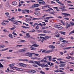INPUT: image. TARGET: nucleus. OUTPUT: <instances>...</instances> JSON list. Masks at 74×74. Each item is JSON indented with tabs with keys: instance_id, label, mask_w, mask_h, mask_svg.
<instances>
[{
	"instance_id": "de8ad7c7",
	"label": "nucleus",
	"mask_w": 74,
	"mask_h": 74,
	"mask_svg": "<svg viewBox=\"0 0 74 74\" xmlns=\"http://www.w3.org/2000/svg\"><path fill=\"white\" fill-rule=\"evenodd\" d=\"M40 10V9L39 8H36L35 9V11H39Z\"/></svg>"
},
{
	"instance_id": "20e7f679",
	"label": "nucleus",
	"mask_w": 74,
	"mask_h": 74,
	"mask_svg": "<svg viewBox=\"0 0 74 74\" xmlns=\"http://www.w3.org/2000/svg\"><path fill=\"white\" fill-rule=\"evenodd\" d=\"M19 66L21 67H26V64H24L23 63H19Z\"/></svg>"
},
{
	"instance_id": "680f3d73",
	"label": "nucleus",
	"mask_w": 74,
	"mask_h": 74,
	"mask_svg": "<svg viewBox=\"0 0 74 74\" xmlns=\"http://www.w3.org/2000/svg\"><path fill=\"white\" fill-rule=\"evenodd\" d=\"M40 36H45L46 35L44 34H40Z\"/></svg>"
},
{
	"instance_id": "cd10ccee",
	"label": "nucleus",
	"mask_w": 74,
	"mask_h": 74,
	"mask_svg": "<svg viewBox=\"0 0 74 74\" xmlns=\"http://www.w3.org/2000/svg\"><path fill=\"white\" fill-rule=\"evenodd\" d=\"M55 12H49L50 14H53V15H55Z\"/></svg>"
},
{
	"instance_id": "052dcab7",
	"label": "nucleus",
	"mask_w": 74,
	"mask_h": 74,
	"mask_svg": "<svg viewBox=\"0 0 74 74\" xmlns=\"http://www.w3.org/2000/svg\"><path fill=\"white\" fill-rule=\"evenodd\" d=\"M62 26H60V27H59V28L58 29L59 30H61L62 29Z\"/></svg>"
},
{
	"instance_id": "2eb2a0df",
	"label": "nucleus",
	"mask_w": 74,
	"mask_h": 74,
	"mask_svg": "<svg viewBox=\"0 0 74 74\" xmlns=\"http://www.w3.org/2000/svg\"><path fill=\"white\" fill-rule=\"evenodd\" d=\"M5 47V46L3 45H0V48H3Z\"/></svg>"
},
{
	"instance_id": "393cba45",
	"label": "nucleus",
	"mask_w": 74,
	"mask_h": 74,
	"mask_svg": "<svg viewBox=\"0 0 74 74\" xmlns=\"http://www.w3.org/2000/svg\"><path fill=\"white\" fill-rule=\"evenodd\" d=\"M71 26V24H69V25L68 26H67V27H65V28L66 29H67L69 27H70Z\"/></svg>"
},
{
	"instance_id": "1a4fd4ad",
	"label": "nucleus",
	"mask_w": 74,
	"mask_h": 74,
	"mask_svg": "<svg viewBox=\"0 0 74 74\" xmlns=\"http://www.w3.org/2000/svg\"><path fill=\"white\" fill-rule=\"evenodd\" d=\"M31 21V19H30L29 18H27L26 20V21L27 22L29 23V21Z\"/></svg>"
},
{
	"instance_id": "49530a36",
	"label": "nucleus",
	"mask_w": 74,
	"mask_h": 74,
	"mask_svg": "<svg viewBox=\"0 0 74 74\" xmlns=\"http://www.w3.org/2000/svg\"><path fill=\"white\" fill-rule=\"evenodd\" d=\"M52 58H51V57H49V61H51L52 60Z\"/></svg>"
},
{
	"instance_id": "ddd939ff",
	"label": "nucleus",
	"mask_w": 74,
	"mask_h": 74,
	"mask_svg": "<svg viewBox=\"0 0 74 74\" xmlns=\"http://www.w3.org/2000/svg\"><path fill=\"white\" fill-rule=\"evenodd\" d=\"M72 48V47H68L64 48H63V49H70Z\"/></svg>"
},
{
	"instance_id": "37998d69",
	"label": "nucleus",
	"mask_w": 74,
	"mask_h": 74,
	"mask_svg": "<svg viewBox=\"0 0 74 74\" xmlns=\"http://www.w3.org/2000/svg\"><path fill=\"white\" fill-rule=\"evenodd\" d=\"M5 15H7V16H8V15H9V13H8V12L5 13Z\"/></svg>"
},
{
	"instance_id": "f3484780",
	"label": "nucleus",
	"mask_w": 74,
	"mask_h": 74,
	"mask_svg": "<svg viewBox=\"0 0 74 74\" xmlns=\"http://www.w3.org/2000/svg\"><path fill=\"white\" fill-rule=\"evenodd\" d=\"M45 16H44L42 17L41 18H39V19H44V21H45V18H44V17Z\"/></svg>"
},
{
	"instance_id": "9d476101",
	"label": "nucleus",
	"mask_w": 74,
	"mask_h": 74,
	"mask_svg": "<svg viewBox=\"0 0 74 74\" xmlns=\"http://www.w3.org/2000/svg\"><path fill=\"white\" fill-rule=\"evenodd\" d=\"M66 66V64H60L59 66L60 67H64Z\"/></svg>"
},
{
	"instance_id": "6ab92c4d",
	"label": "nucleus",
	"mask_w": 74,
	"mask_h": 74,
	"mask_svg": "<svg viewBox=\"0 0 74 74\" xmlns=\"http://www.w3.org/2000/svg\"><path fill=\"white\" fill-rule=\"evenodd\" d=\"M53 17L50 16V17H47L45 18V19H50V18H53Z\"/></svg>"
},
{
	"instance_id": "bf43d9fd",
	"label": "nucleus",
	"mask_w": 74,
	"mask_h": 74,
	"mask_svg": "<svg viewBox=\"0 0 74 74\" xmlns=\"http://www.w3.org/2000/svg\"><path fill=\"white\" fill-rule=\"evenodd\" d=\"M9 21H14V20L13 19L11 18V19H8Z\"/></svg>"
},
{
	"instance_id": "13d9d810",
	"label": "nucleus",
	"mask_w": 74,
	"mask_h": 74,
	"mask_svg": "<svg viewBox=\"0 0 74 74\" xmlns=\"http://www.w3.org/2000/svg\"><path fill=\"white\" fill-rule=\"evenodd\" d=\"M36 57H32L31 59H33V60H34V59H36Z\"/></svg>"
},
{
	"instance_id": "c756f323",
	"label": "nucleus",
	"mask_w": 74,
	"mask_h": 74,
	"mask_svg": "<svg viewBox=\"0 0 74 74\" xmlns=\"http://www.w3.org/2000/svg\"><path fill=\"white\" fill-rule=\"evenodd\" d=\"M3 64L0 63V68H3Z\"/></svg>"
},
{
	"instance_id": "69168bd1",
	"label": "nucleus",
	"mask_w": 74,
	"mask_h": 74,
	"mask_svg": "<svg viewBox=\"0 0 74 74\" xmlns=\"http://www.w3.org/2000/svg\"><path fill=\"white\" fill-rule=\"evenodd\" d=\"M18 11L20 12V11H22V10L21 9H20V8H18Z\"/></svg>"
},
{
	"instance_id": "dca6fc26",
	"label": "nucleus",
	"mask_w": 74,
	"mask_h": 74,
	"mask_svg": "<svg viewBox=\"0 0 74 74\" xmlns=\"http://www.w3.org/2000/svg\"><path fill=\"white\" fill-rule=\"evenodd\" d=\"M6 7H10V4L8 3H6Z\"/></svg>"
},
{
	"instance_id": "79ce46f5",
	"label": "nucleus",
	"mask_w": 74,
	"mask_h": 74,
	"mask_svg": "<svg viewBox=\"0 0 74 74\" xmlns=\"http://www.w3.org/2000/svg\"><path fill=\"white\" fill-rule=\"evenodd\" d=\"M40 73L42 74H45V72H43L42 71H40Z\"/></svg>"
},
{
	"instance_id": "2f4dec72",
	"label": "nucleus",
	"mask_w": 74,
	"mask_h": 74,
	"mask_svg": "<svg viewBox=\"0 0 74 74\" xmlns=\"http://www.w3.org/2000/svg\"><path fill=\"white\" fill-rule=\"evenodd\" d=\"M45 39H46V38L45 37L44 38H43L41 40L42 42H43L45 40Z\"/></svg>"
},
{
	"instance_id": "5701e85b",
	"label": "nucleus",
	"mask_w": 74,
	"mask_h": 74,
	"mask_svg": "<svg viewBox=\"0 0 74 74\" xmlns=\"http://www.w3.org/2000/svg\"><path fill=\"white\" fill-rule=\"evenodd\" d=\"M29 33H27L26 34V36H27V37H30V35L29 34Z\"/></svg>"
},
{
	"instance_id": "4c0bfd02",
	"label": "nucleus",
	"mask_w": 74,
	"mask_h": 74,
	"mask_svg": "<svg viewBox=\"0 0 74 74\" xmlns=\"http://www.w3.org/2000/svg\"><path fill=\"white\" fill-rule=\"evenodd\" d=\"M8 49V48L4 49H2L1 50V51H6V50H7Z\"/></svg>"
},
{
	"instance_id": "6e6552de",
	"label": "nucleus",
	"mask_w": 74,
	"mask_h": 74,
	"mask_svg": "<svg viewBox=\"0 0 74 74\" xmlns=\"http://www.w3.org/2000/svg\"><path fill=\"white\" fill-rule=\"evenodd\" d=\"M18 51L20 52H25L26 51V50L24 49H22L21 50H18Z\"/></svg>"
},
{
	"instance_id": "a19ab883",
	"label": "nucleus",
	"mask_w": 74,
	"mask_h": 74,
	"mask_svg": "<svg viewBox=\"0 0 74 74\" xmlns=\"http://www.w3.org/2000/svg\"><path fill=\"white\" fill-rule=\"evenodd\" d=\"M72 58V57L70 56H69L68 57H66V59H70V58Z\"/></svg>"
},
{
	"instance_id": "c85d7f7f",
	"label": "nucleus",
	"mask_w": 74,
	"mask_h": 74,
	"mask_svg": "<svg viewBox=\"0 0 74 74\" xmlns=\"http://www.w3.org/2000/svg\"><path fill=\"white\" fill-rule=\"evenodd\" d=\"M3 32H7V33H9V32L5 29H3Z\"/></svg>"
},
{
	"instance_id": "c9c22d12",
	"label": "nucleus",
	"mask_w": 74,
	"mask_h": 74,
	"mask_svg": "<svg viewBox=\"0 0 74 74\" xmlns=\"http://www.w3.org/2000/svg\"><path fill=\"white\" fill-rule=\"evenodd\" d=\"M20 42H25V40H21L20 41Z\"/></svg>"
},
{
	"instance_id": "e2e57ef3",
	"label": "nucleus",
	"mask_w": 74,
	"mask_h": 74,
	"mask_svg": "<svg viewBox=\"0 0 74 74\" xmlns=\"http://www.w3.org/2000/svg\"><path fill=\"white\" fill-rule=\"evenodd\" d=\"M15 28V27L14 28L13 27L10 29V30H14V29Z\"/></svg>"
},
{
	"instance_id": "473e14b6",
	"label": "nucleus",
	"mask_w": 74,
	"mask_h": 74,
	"mask_svg": "<svg viewBox=\"0 0 74 74\" xmlns=\"http://www.w3.org/2000/svg\"><path fill=\"white\" fill-rule=\"evenodd\" d=\"M35 29H39V26H38V25H37V26L36 27Z\"/></svg>"
},
{
	"instance_id": "4d7b16f0",
	"label": "nucleus",
	"mask_w": 74,
	"mask_h": 74,
	"mask_svg": "<svg viewBox=\"0 0 74 74\" xmlns=\"http://www.w3.org/2000/svg\"><path fill=\"white\" fill-rule=\"evenodd\" d=\"M12 34L14 35H16V36H17V34L15 33L14 32H13Z\"/></svg>"
},
{
	"instance_id": "864d4df0",
	"label": "nucleus",
	"mask_w": 74,
	"mask_h": 74,
	"mask_svg": "<svg viewBox=\"0 0 74 74\" xmlns=\"http://www.w3.org/2000/svg\"><path fill=\"white\" fill-rule=\"evenodd\" d=\"M71 25V26H74V24L73 23H72V22L70 23Z\"/></svg>"
},
{
	"instance_id": "e433bc0d",
	"label": "nucleus",
	"mask_w": 74,
	"mask_h": 74,
	"mask_svg": "<svg viewBox=\"0 0 74 74\" xmlns=\"http://www.w3.org/2000/svg\"><path fill=\"white\" fill-rule=\"evenodd\" d=\"M23 61H25V62H28V60L27 59H23Z\"/></svg>"
},
{
	"instance_id": "7c9ffc66",
	"label": "nucleus",
	"mask_w": 74,
	"mask_h": 74,
	"mask_svg": "<svg viewBox=\"0 0 74 74\" xmlns=\"http://www.w3.org/2000/svg\"><path fill=\"white\" fill-rule=\"evenodd\" d=\"M14 24H15L16 25H19V24L18 23V22L14 21Z\"/></svg>"
},
{
	"instance_id": "8fccbe9b",
	"label": "nucleus",
	"mask_w": 74,
	"mask_h": 74,
	"mask_svg": "<svg viewBox=\"0 0 74 74\" xmlns=\"http://www.w3.org/2000/svg\"><path fill=\"white\" fill-rule=\"evenodd\" d=\"M30 24H31L32 25V26H33V27H34V25H32V24H33V22H31L30 23Z\"/></svg>"
},
{
	"instance_id": "72a5a7b5",
	"label": "nucleus",
	"mask_w": 74,
	"mask_h": 74,
	"mask_svg": "<svg viewBox=\"0 0 74 74\" xmlns=\"http://www.w3.org/2000/svg\"><path fill=\"white\" fill-rule=\"evenodd\" d=\"M60 45V47H64V45H63V44H61Z\"/></svg>"
},
{
	"instance_id": "bb28decb",
	"label": "nucleus",
	"mask_w": 74,
	"mask_h": 74,
	"mask_svg": "<svg viewBox=\"0 0 74 74\" xmlns=\"http://www.w3.org/2000/svg\"><path fill=\"white\" fill-rule=\"evenodd\" d=\"M64 38H62L61 37H60V38L59 39V41H62V40H64Z\"/></svg>"
},
{
	"instance_id": "7ed1b4c3",
	"label": "nucleus",
	"mask_w": 74,
	"mask_h": 74,
	"mask_svg": "<svg viewBox=\"0 0 74 74\" xmlns=\"http://www.w3.org/2000/svg\"><path fill=\"white\" fill-rule=\"evenodd\" d=\"M26 54H27L26 55V56H29V57H32L33 56V55L32 54V53H26Z\"/></svg>"
},
{
	"instance_id": "09e8293b",
	"label": "nucleus",
	"mask_w": 74,
	"mask_h": 74,
	"mask_svg": "<svg viewBox=\"0 0 74 74\" xmlns=\"http://www.w3.org/2000/svg\"><path fill=\"white\" fill-rule=\"evenodd\" d=\"M18 70L19 71H23V69L21 68L18 69Z\"/></svg>"
},
{
	"instance_id": "6e6d98bb",
	"label": "nucleus",
	"mask_w": 74,
	"mask_h": 74,
	"mask_svg": "<svg viewBox=\"0 0 74 74\" xmlns=\"http://www.w3.org/2000/svg\"><path fill=\"white\" fill-rule=\"evenodd\" d=\"M36 49L35 48H31V50H35V49Z\"/></svg>"
},
{
	"instance_id": "58836bf2",
	"label": "nucleus",
	"mask_w": 74,
	"mask_h": 74,
	"mask_svg": "<svg viewBox=\"0 0 74 74\" xmlns=\"http://www.w3.org/2000/svg\"><path fill=\"white\" fill-rule=\"evenodd\" d=\"M32 66L34 67H38L37 65H36V64H33L32 65Z\"/></svg>"
},
{
	"instance_id": "a211bd4d",
	"label": "nucleus",
	"mask_w": 74,
	"mask_h": 74,
	"mask_svg": "<svg viewBox=\"0 0 74 74\" xmlns=\"http://www.w3.org/2000/svg\"><path fill=\"white\" fill-rule=\"evenodd\" d=\"M28 62V63H33V64H34V62L32 60L29 61Z\"/></svg>"
},
{
	"instance_id": "f257e3e1",
	"label": "nucleus",
	"mask_w": 74,
	"mask_h": 74,
	"mask_svg": "<svg viewBox=\"0 0 74 74\" xmlns=\"http://www.w3.org/2000/svg\"><path fill=\"white\" fill-rule=\"evenodd\" d=\"M40 6V4L37 3H35L33 5L31 6L30 7V8H36V7H38Z\"/></svg>"
},
{
	"instance_id": "423d86ee",
	"label": "nucleus",
	"mask_w": 74,
	"mask_h": 74,
	"mask_svg": "<svg viewBox=\"0 0 74 74\" xmlns=\"http://www.w3.org/2000/svg\"><path fill=\"white\" fill-rule=\"evenodd\" d=\"M12 4L13 5H17V2L16 1H13L12 3Z\"/></svg>"
},
{
	"instance_id": "338daca9",
	"label": "nucleus",
	"mask_w": 74,
	"mask_h": 74,
	"mask_svg": "<svg viewBox=\"0 0 74 74\" xmlns=\"http://www.w3.org/2000/svg\"><path fill=\"white\" fill-rule=\"evenodd\" d=\"M20 3L21 2H19V5H18L19 7H21V6L22 5V4Z\"/></svg>"
},
{
	"instance_id": "4be33fe9",
	"label": "nucleus",
	"mask_w": 74,
	"mask_h": 74,
	"mask_svg": "<svg viewBox=\"0 0 74 74\" xmlns=\"http://www.w3.org/2000/svg\"><path fill=\"white\" fill-rule=\"evenodd\" d=\"M39 66H41V67H44V64H40L39 65Z\"/></svg>"
},
{
	"instance_id": "3c124183",
	"label": "nucleus",
	"mask_w": 74,
	"mask_h": 74,
	"mask_svg": "<svg viewBox=\"0 0 74 74\" xmlns=\"http://www.w3.org/2000/svg\"><path fill=\"white\" fill-rule=\"evenodd\" d=\"M45 62L46 63L47 62V61L45 60H42V61L41 60V62Z\"/></svg>"
},
{
	"instance_id": "f704fd0d",
	"label": "nucleus",
	"mask_w": 74,
	"mask_h": 74,
	"mask_svg": "<svg viewBox=\"0 0 74 74\" xmlns=\"http://www.w3.org/2000/svg\"><path fill=\"white\" fill-rule=\"evenodd\" d=\"M42 5H45V1H43L42 2Z\"/></svg>"
},
{
	"instance_id": "4468645a",
	"label": "nucleus",
	"mask_w": 74,
	"mask_h": 74,
	"mask_svg": "<svg viewBox=\"0 0 74 74\" xmlns=\"http://www.w3.org/2000/svg\"><path fill=\"white\" fill-rule=\"evenodd\" d=\"M60 33H61V34H63V35H66V34H65V33H66V32H65L60 31Z\"/></svg>"
},
{
	"instance_id": "774afa93",
	"label": "nucleus",
	"mask_w": 74,
	"mask_h": 74,
	"mask_svg": "<svg viewBox=\"0 0 74 74\" xmlns=\"http://www.w3.org/2000/svg\"><path fill=\"white\" fill-rule=\"evenodd\" d=\"M52 32H51V31H48L47 32V33H51Z\"/></svg>"
},
{
	"instance_id": "9b49d317",
	"label": "nucleus",
	"mask_w": 74,
	"mask_h": 74,
	"mask_svg": "<svg viewBox=\"0 0 74 74\" xmlns=\"http://www.w3.org/2000/svg\"><path fill=\"white\" fill-rule=\"evenodd\" d=\"M15 65V64L14 63H13V64H11L9 65V66L10 67V68L12 67L13 66H14Z\"/></svg>"
},
{
	"instance_id": "a878e982",
	"label": "nucleus",
	"mask_w": 74,
	"mask_h": 74,
	"mask_svg": "<svg viewBox=\"0 0 74 74\" xmlns=\"http://www.w3.org/2000/svg\"><path fill=\"white\" fill-rule=\"evenodd\" d=\"M55 36L56 37H60V34H58L55 35Z\"/></svg>"
},
{
	"instance_id": "603ef678",
	"label": "nucleus",
	"mask_w": 74,
	"mask_h": 74,
	"mask_svg": "<svg viewBox=\"0 0 74 74\" xmlns=\"http://www.w3.org/2000/svg\"><path fill=\"white\" fill-rule=\"evenodd\" d=\"M38 25H41V26H43V25L42 24H41V23H40L39 24H38Z\"/></svg>"
},
{
	"instance_id": "b1692460",
	"label": "nucleus",
	"mask_w": 74,
	"mask_h": 74,
	"mask_svg": "<svg viewBox=\"0 0 74 74\" xmlns=\"http://www.w3.org/2000/svg\"><path fill=\"white\" fill-rule=\"evenodd\" d=\"M12 36H13L12 35V34H10L9 35V36L10 38H13V37H12Z\"/></svg>"
},
{
	"instance_id": "a18cd8bd",
	"label": "nucleus",
	"mask_w": 74,
	"mask_h": 74,
	"mask_svg": "<svg viewBox=\"0 0 74 74\" xmlns=\"http://www.w3.org/2000/svg\"><path fill=\"white\" fill-rule=\"evenodd\" d=\"M25 11L27 13H29V10H25Z\"/></svg>"
},
{
	"instance_id": "aec40b11",
	"label": "nucleus",
	"mask_w": 74,
	"mask_h": 74,
	"mask_svg": "<svg viewBox=\"0 0 74 74\" xmlns=\"http://www.w3.org/2000/svg\"><path fill=\"white\" fill-rule=\"evenodd\" d=\"M34 63H36V64H38V66H39L40 63H39L38 62L40 63V62L34 61Z\"/></svg>"
},
{
	"instance_id": "0e129e2a",
	"label": "nucleus",
	"mask_w": 74,
	"mask_h": 74,
	"mask_svg": "<svg viewBox=\"0 0 74 74\" xmlns=\"http://www.w3.org/2000/svg\"><path fill=\"white\" fill-rule=\"evenodd\" d=\"M41 28H42V29H46V28L45 27H42Z\"/></svg>"
},
{
	"instance_id": "412c9836",
	"label": "nucleus",
	"mask_w": 74,
	"mask_h": 74,
	"mask_svg": "<svg viewBox=\"0 0 74 74\" xmlns=\"http://www.w3.org/2000/svg\"><path fill=\"white\" fill-rule=\"evenodd\" d=\"M31 72H32V73H33V74H34V73H36V71L34 70H32L31 71Z\"/></svg>"
},
{
	"instance_id": "0eeeda50",
	"label": "nucleus",
	"mask_w": 74,
	"mask_h": 74,
	"mask_svg": "<svg viewBox=\"0 0 74 74\" xmlns=\"http://www.w3.org/2000/svg\"><path fill=\"white\" fill-rule=\"evenodd\" d=\"M49 47L50 48H51V49H54V48H55V47L53 45H50L49 46Z\"/></svg>"
},
{
	"instance_id": "39448f33",
	"label": "nucleus",
	"mask_w": 74,
	"mask_h": 74,
	"mask_svg": "<svg viewBox=\"0 0 74 74\" xmlns=\"http://www.w3.org/2000/svg\"><path fill=\"white\" fill-rule=\"evenodd\" d=\"M34 14L36 15H37V16H40V13L38 12H35Z\"/></svg>"
},
{
	"instance_id": "f8f14e48",
	"label": "nucleus",
	"mask_w": 74,
	"mask_h": 74,
	"mask_svg": "<svg viewBox=\"0 0 74 74\" xmlns=\"http://www.w3.org/2000/svg\"><path fill=\"white\" fill-rule=\"evenodd\" d=\"M45 38H46L45 39V40H47V39H48V38H51V36H45Z\"/></svg>"
},
{
	"instance_id": "ea45409f",
	"label": "nucleus",
	"mask_w": 74,
	"mask_h": 74,
	"mask_svg": "<svg viewBox=\"0 0 74 74\" xmlns=\"http://www.w3.org/2000/svg\"><path fill=\"white\" fill-rule=\"evenodd\" d=\"M55 68L56 69H58V65H55Z\"/></svg>"
},
{
	"instance_id": "f03ea898",
	"label": "nucleus",
	"mask_w": 74,
	"mask_h": 74,
	"mask_svg": "<svg viewBox=\"0 0 74 74\" xmlns=\"http://www.w3.org/2000/svg\"><path fill=\"white\" fill-rule=\"evenodd\" d=\"M53 50H48L46 51L45 50H44L42 51V52L43 53L44 52L45 53H50V52H53Z\"/></svg>"
},
{
	"instance_id": "5fc2aeb1",
	"label": "nucleus",
	"mask_w": 74,
	"mask_h": 74,
	"mask_svg": "<svg viewBox=\"0 0 74 74\" xmlns=\"http://www.w3.org/2000/svg\"><path fill=\"white\" fill-rule=\"evenodd\" d=\"M60 64H62V63H66L65 62H63L62 61H60Z\"/></svg>"
},
{
	"instance_id": "c03bdc74",
	"label": "nucleus",
	"mask_w": 74,
	"mask_h": 74,
	"mask_svg": "<svg viewBox=\"0 0 74 74\" xmlns=\"http://www.w3.org/2000/svg\"><path fill=\"white\" fill-rule=\"evenodd\" d=\"M64 19H66V20H69V18H64Z\"/></svg>"
}]
</instances>
